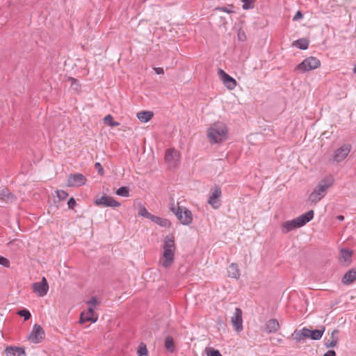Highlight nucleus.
<instances>
[{"label": "nucleus", "mask_w": 356, "mask_h": 356, "mask_svg": "<svg viewBox=\"0 0 356 356\" xmlns=\"http://www.w3.org/2000/svg\"><path fill=\"white\" fill-rule=\"evenodd\" d=\"M163 248V252L159 264L167 268L172 265L175 259V244L173 234H168L164 238Z\"/></svg>", "instance_id": "1"}, {"label": "nucleus", "mask_w": 356, "mask_h": 356, "mask_svg": "<svg viewBox=\"0 0 356 356\" xmlns=\"http://www.w3.org/2000/svg\"><path fill=\"white\" fill-rule=\"evenodd\" d=\"M314 212L309 210L307 212L291 220L284 222L282 225V232L285 234L299 227H301L312 220L314 218Z\"/></svg>", "instance_id": "2"}, {"label": "nucleus", "mask_w": 356, "mask_h": 356, "mask_svg": "<svg viewBox=\"0 0 356 356\" xmlns=\"http://www.w3.org/2000/svg\"><path fill=\"white\" fill-rule=\"evenodd\" d=\"M334 183V178L329 175L322 179L313 192L310 194L309 199L312 202L316 203L320 201L326 194L327 189Z\"/></svg>", "instance_id": "3"}, {"label": "nucleus", "mask_w": 356, "mask_h": 356, "mask_svg": "<svg viewBox=\"0 0 356 356\" xmlns=\"http://www.w3.org/2000/svg\"><path fill=\"white\" fill-rule=\"evenodd\" d=\"M227 129L225 124L216 122L213 124L207 131V136L213 143L222 142L227 138Z\"/></svg>", "instance_id": "4"}, {"label": "nucleus", "mask_w": 356, "mask_h": 356, "mask_svg": "<svg viewBox=\"0 0 356 356\" xmlns=\"http://www.w3.org/2000/svg\"><path fill=\"white\" fill-rule=\"evenodd\" d=\"M321 66V61L316 57L310 56L303 60L296 67L295 70L302 73L315 70Z\"/></svg>", "instance_id": "5"}, {"label": "nucleus", "mask_w": 356, "mask_h": 356, "mask_svg": "<svg viewBox=\"0 0 356 356\" xmlns=\"http://www.w3.org/2000/svg\"><path fill=\"white\" fill-rule=\"evenodd\" d=\"M170 210L175 214L182 225H188L192 222L193 215L189 209L184 208L183 211L182 208L180 207L175 209L174 206H172Z\"/></svg>", "instance_id": "6"}, {"label": "nucleus", "mask_w": 356, "mask_h": 356, "mask_svg": "<svg viewBox=\"0 0 356 356\" xmlns=\"http://www.w3.org/2000/svg\"><path fill=\"white\" fill-rule=\"evenodd\" d=\"M44 338V331L42 327L38 324L33 327L31 332L29 334L28 339L34 343L41 342Z\"/></svg>", "instance_id": "7"}, {"label": "nucleus", "mask_w": 356, "mask_h": 356, "mask_svg": "<svg viewBox=\"0 0 356 356\" xmlns=\"http://www.w3.org/2000/svg\"><path fill=\"white\" fill-rule=\"evenodd\" d=\"M32 289L40 297L46 296L49 290V284L46 278L43 277L40 282H34L32 284Z\"/></svg>", "instance_id": "8"}, {"label": "nucleus", "mask_w": 356, "mask_h": 356, "mask_svg": "<svg viewBox=\"0 0 356 356\" xmlns=\"http://www.w3.org/2000/svg\"><path fill=\"white\" fill-rule=\"evenodd\" d=\"M351 150V145L350 144H344L339 148L334 151L333 159L334 161L339 163L344 160L348 155Z\"/></svg>", "instance_id": "9"}, {"label": "nucleus", "mask_w": 356, "mask_h": 356, "mask_svg": "<svg viewBox=\"0 0 356 356\" xmlns=\"http://www.w3.org/2000/svg\"><path fill=\"white\" fill-rule=\"evenodd\" d=\"M94 202L97 206H103L107 207H118L120 206V202L115 200L112 197L106 195H104L101 197L97 198Z\"/></svg>", "instance_id": "10"}, {"label": "nucleus", "mask_w": 356, "mask_h": 356, "mask_svg": "<svg viewBox=\"0 0 356 356\" xmlns=\"http://www.w3.org/2000/svg\"><path fill=\"white\" fill-rule=\"evenodd\" d=\"M211 194L209 195L208 203L213 208L218 209L220 204L219 202V198L222 195L221 189L218 186H216L215 188L211 190Z\"/></svg>", "instance_id": "11"}, {"label": "nucleus", "mask_w": 356, "mask_h": 356, "mask_svg": "<svg viewBox=\"0 0 356 356\" xmlns=\"http://www.w3.org/2000/svg\"><path fill=\"white\" fill-rule=\"evenodd\" d=\"M218 74L227 88L229 90H233L236 87V81L224 70L219 68L218 70Z\"/></svg>", "instance_id": "12"}, {"label": "nucleus", "mask_w": 356, "mask_h": 356, "mask_svg": "<svg viewBox=\"0 0 356 356\" xmlns=\"http://www.w3.org/2000/svg\"><path fill=\"white\" fill-rule=\"evenodd\" d=\"M242 314V310L240 308H236L234 314L231 318L232 324L238 332H241L243 329Z\"/></svg>", "instance_id": "13"}, {"label": "nucleus", "mask_w": 356, "mask_h": 356, "mask_svg": "<svg viewBox=\"0 0 356 356\" xmlns=\"http://www.w3.org/2000/svg\"><path fill=\"white\" fill-rule=\"evenodd\" d=\"M86 178L80 173L70 174L67 179L68 186H80L85 184Z\"/></svg>", "instance_id": "14"}, {"label": "nucleus", "mask_w": 356, "mask_h": 356, "mask_svg": "<svg viewBox=\"0 0 356 356\" xmlns=\"http://www.w3.org/2000/svg\"><path fill=\"white\" fill-rule=\"evenodd\" d=\"M95 310L92 307H89L87 312H82L80 315L79 323L83 324L86 322L95 323L97 321V317L94 316Z\"/></svg>", "instance_id": "15"}, {"label": "nucleus", "mask_w": 356, "mask_h": 356, "mask_svg": "<svg viewBox=\"0 0 356 356\" xmlns=\"http://www.w3.org/2000/svg\"><path fill=\"white\" fill-rule=\"evenodd\" d=\"M6 356H26L24 348L8 346L4 350Z\"/></svg>", "instance_id": "16"}, {"label": "nucleus", "mask_w": 356, "mask_h": 356, "mask_svg": "<svg viewBox=\"0 0 356 356\" xmlns=\"http://www.w3.org/2000/svg\"><path fill=\"white\" fill-rule=\"evenodd\" d=\"M307 334V328L303 327L301 330H295V331L291 334V337L297 342L301 343L304 342L307 338H308Z\"/></svg>", "instance_id": "17"}, {"label": "nucleus", "mask_w": 356, "mask_h": 356, "mask_svg": "<svg viewBox=\"0 0 356 356\" xmlns=\"http://www.w3.org/2000/svg\"><path fill=\"white\" fill-rule=\"evenodd\" d=\"M265 327L268 333L276 332L280 328V324L277 319L271 318L266 323Z\"/></svg>", "instance_id": "18"}, {"label": "nucleus", "mask_w": 356, "mask_h": 356, "mask_svg": "<svg viewBox=\"0 0 356 356\" xmlns=\"http://www.w3.org/2000/svg\"><path fill=\"white\" fill-rule=\"evenodd\" d=\"M0 198L6 202H12L16 200L15 195L12 194L6 187L0 189Z\"/></svg>", "instance_id": "19"}, {"label": "nucleus", "mask_w": 356, "mask_h": 356, "mask_svg": "<svg viewBox=\"0 0 356 356\" xmlns=\"http://www.w3.org/2000/svg\"><path fill=\"white\" fill-rule=\"evenodd\" d=\"M325 328L324 326H323L321 330L315 329L312 330L307 328V334L309 335L308 338H310L312 340H319L320 339H321L325 332Z\"/></svg>", "instance_id": "20"}, {"label": "nucleus", "mask_w": 356, "mask_h": 356, "mask_svg": "<svg viewBox=\"0 0 356 356\" xmlns=\"http://www.w3.org/2000/svg\"><path fill=\"white\" fill-rule=\"evenodd\" d=\"M356 280V270L350 269L348 270L342 278V282L344 284H350Z\"/></svg>", "instance_id": "21"}, {"label": "nucleus", "mask_w": 356, "mask_h": 356, "mask_svg": "<svg viewBox=\"0 0 356 356\" xmlns=\"http://www.w3.org/2000/svg\"><path fill=\"white\" fill-rule=\"evenodd\" d=\"M179 157V153L175 149H167L165 155V160L166 162H175Z\"/></svg>", "instance_id": "22"}, {"label": "nucleus", "mask_w": 356, "mask_h": 356, "mask_svg": "<svg viewBox=\"0 0 356 356\" xmlns=\"http://www.w3.org/2000/svg\"><path fill=\"white\" fill-rule=\"evenodd\" d=\"M241 273L238 266L236 263H232L229 265L228 269V276L232 278L238 279Z\"/></svg>", "instance_id": "23"}, {"label": "nucleus", "mask_w": 356, "mask_h": 356, "mask_svg": "<svg viewBox=\"0 0 356 356\" xmlns=\"http://www.w3.org/2000/svg\"><path fill=\"white\" fill-rule=\"evenodd\" d=\"M153 115V112L147 111H143L137 113V118L142 122H149L152 118Z\"/></svg>", "instance_id": "24"}, {"label": "nucleus", "mask_w": 356, "mask_h": 356, "mask_svg": "<svg viewBox=\"0 0 356 356\" xmlns=\"http://www.w3.org/2000/svg\"><path fill=\"white\" fill-rule=\"evenodd\" d=\"M151 220L162 227H170L171 226V222L168 219L160 218L154 215Z\"/></svg>", "instance_id": "25"}, {"label": "nucleus", "mask_w": 356, "mask_h": 356, "mask_svg": "<svg viewBox=\"0 0 356 356\" xmlns=\"http://www.w3.org/2000/svg\"><path fill=\"white\" fill-rule=\"evenodd\" d=\"M338 332V330H334L332 332L331 338H332V340H328L327 341H325L324 344L327 348H333L337 345L339 339L337 337H335V334H337Z\"/></svg>", "instance_id": "26"}, {"label": "nucleus", "mask_w": 356, "mask_h": 356, "mask_svg": "<svg viewBox=\"0 0 356 356\" xmlns=\"http://www.w3.org/2000/svg\"><path fill=\"white\" fill-rule=\"evenodd\" d=\"M165 348L170 353L175 351V341L172 336H167L165 339Z\"/></svg>", "instance_id": "27"}, {"label": "nucleus", "mask_w": 356, "mask_h": 356, "mask_svg": "<svg viewBox=\"0 0 356 356\" xmlns=\"http://www.w3.org/2000/svg\"><path fill=\"white\" fill-rule=\"evenodd\" d=\"M309 41L307 38H300L293 42V45L300 49H307L309 47Z\"/></svg>", "instance_id": "28"}, {"label": "nucleus", "mask_w": 356, "mask_h": 356, "mask_svg": "<svg viewBox=\"0 0 356 356\" xmlns=\"http://www.w3.org/2000/svg\"><path fill=\"white\" fill-rule=\"evenodd\" d=\"M138 215L151 220L154 215L149 213L143 205L139 207Z\"/></svg>", "instance_id": "29"}, {"label": "nucleus", "mask_w": 356, "mask_h": 356, "mask_svg": "<svg viewBox=\"0 0 356 356\" xmlns=\"http://www.w3.org/2000/svg\"><path fill=\"white\" fill-rule=\"evenodd\" d=\"M116 195L122 197L129 196V188L127 186L120 187L115 192Z\"/></svg>", "instance_id": "30"}, {"label": "nucleus", "mask_w": 356, "mask_h": 356, "mask_svg": "<svg viewBox=\"0 0 356 356\" xmlns=\"http://www.w3.org/2000/svg\"><path fill=\"white\" fill-rule=\"evenodd\" d=\"M104 121L105 124H106L112 127H118L120 125L119 122L113 120V118L111 115H107L106 116H105V118H104Z\"/></svg>", "instance_id": "31"}, {"label": "nucleus", "mask_w": 356, "mask_h": 356, "mask_svg": "<svg viewBox=\"0 0 356 356\" xmlns=\"http://www.w3.org/2000/svg\"><path fill=\"white\" fill-rule=\"evenodd\" d=\"M17 314L21 317H23L24 321H28L31 317L30 312L26 309L18 310L17 312Z\"/></svg>", "instance_id": "32"}, {"label": "nucleus", "mask_w": 356, "mask_h": 356, "mask_svg": "<svg viewBox=\"0 0 356 356\" xmlns=\"http://www.w3.org/2000/svg\"><path fill=\"white\" fill-rule=\"evenodd\" d=\"M256 0H241L243 5L242 8L243 10H250L254 8V3Z\"/></svg>", "instance_id": "33"}, {"label": "nucleus", "mask_w": 356, "mask_h": 356, "mask_svg": "<svg viewBox=\"0 0 356 356\" xmlns=\"http://www.w3.org/2000/svg\"><path fill=\"white\" fill-rule=\"evenodd\" d=\"M353 252L352 251L346 249L341 250V257L345 261H349L352 257Z\"/></svg>", "instance_id": "34"}, {"label": "nucleus", "mask_w": 356, "mask_h": 356, "mask_svg": "<svg viewBox=\"0 0 356 356\" xmlns=\"http://www.w3.org/2000/svg\"><path fill=\"white\" fill-rule=\"evenodd\" d=\"M147 349L143 343H141L140 346H138V348L137 350V353L138 356H145L147 355Z\"/></svg>", "instance_id": "35"}, {"label": "nucleus", "mask_w": 356, "mask_h": 356, "mask_svg": "<svg viewBox=\"0 0 356 356\" xmlns=\"http://www.w3.org/2000/svg\"><path fill=\"white\" fill-rule=\"evenodd\" d=\"M229 6L230 7V8H229L227 7H225V6L217 7V8H215V10L222 11V12H225V13H229V14L234 13V10H232L233 8H234V6L233 5H229Z\"/></svg>", "instance_id": "36"}, {"label": "nucleus", "mask_w": 356, "mask_h": 356, "mask_svg": "<svg viewBox=\"0 0 356 356\" xmlns=\"http://www.w3.org/2000/svg\"><path fill=\"white\" fill-rule=\"evenodd\" d=\"M57 197L59 200H65L67 196H68V193L63 191V190H59V191H57Z\"/></svg>", "instance_id": "37"}, {"label": "nucleus", "mask_w": 356, "mask_h": 356, "mask_svg": "<svg viewBox=\"0 0 356 356\" xmlns=\"http://www.w3.org/2000/svg\"><path fill=\"white\" fill-rule=\"evenodd\" d=\"M95 168L99 175H103L104 174V170L100 163L96 162L95 163Z\"/></svg>", "instance_id": "38"}, {"label": "nucleus", "mask_w": 356, "mask_h": 356, "mask_svg": "<svg viewBox=\"0 0 356 356\" xmlns=\"http://www.w3.org/2000/svg\"><path fill=\"white\" fill-rule=\"evenodd\" d=\"M0 265L8 268L10 266V261L7 258L0 255Z\"/></svg>", "instance_id": "39"}, {"label": "nucleus", "mask_w": 356, "mask_h": 356, "mask_svg": "<svg viewBox=\"0 0 356 356\" xmlns=\"http://www.w3.org/2000/svg\"><path fill=\"white\" fill-rule=\"evenodd\" d=\"M207 356H222L218 350L209 349L207 353Z\"/></svg>", "instance_id": "40"}, {"label": "nucleus", "mask_w": 356, "mask_h": 356, "mask_svg": "<svg viewBox=\"0 0 356 356\" xmlns=\"http://www.w3.org/2000/svg\"><path fill=\"white\" fill-rule=\"evenodd\" d=\"M76 200H74V197H72L68 200L67 205H68L69 209H73L74 208V207L76 206Z\"/></svg>", "instance_id": "41"}, {"label": "nucleus", "mask_w": 356, "mask_h": 356, "mask_svg": "<svg viewBox=\"0 0 356 356\" xmlns=\"http://www.w3.org/2000/svg\"><path fill=\"white\" fill-rule=\"evenodd\" d=\"M69 81L71 82V86L74 87V89H77V87L79 86L78 81L73 77H70Z\"/></svg>", "instance_id": "42"}, {"label": "nucleus", "mask_w": 356, "mask_h": 356, "mask_svg": "<svg viewBox=\"0 0 356 356\" xmlns=\"http://www.w3.org/2000/svg\"><path fill=\"white\" fill-rule=\"evenodd\" d=\"M302 17H303L302 13H301V11H300V10H298V11L296 13V14L293 16V21H297V20H298V19H300L302 18Z\"/></svg>", "instance_id": "43"}, {"label": "nucleus", "mask_w": 356, "mask_h": 356, "mask_svg": "<svg viewBox=\"0 0 356 356\" xmlns=\"http://www.w3.org/2000/svg\"><path fill=\"white\" fill-rule=\"evenodd\" d=\"M88 304L92 305H97L99 304V302L96 299L95 297H92L90 300L88 302Z\"/></svg>", "instance_id": "44"}, {"label": "nucleus", "mask_w": 356, "mask_h": 356, "mask_svg": "<svg viewBox=\"0 0 356 356\" xmlns=\"http://www.w3.org/2000/svg\"><path fill=\"white\" fill-rule=\"evenodd\" d=\"M154 70L157 74H163L164 73V70L162 67H154Z\"/></svg>", "instance_id": "45"}, {"label": "nucleus", "mask_w": 356, "mask_h": 356, "mask_svg": "<svg viewBox=\"0 0 356 356\" xmlns=\"http://www.w3.org/2000/svg\"><path fill=\"white\" fill-rule=\"evenodd\" d=\"M337 219L340 221H343L344 220V216L342 215H339L337 216Z\"/></svg>", "instance_id": "46"}, {"label": "nucleus", "mask_w": 356, "mask_h": 356, "mask_svg": "<svg viewBox=\"0 0 356 356\" xmlns=\"http://www.w3.org/2000/svg\"><path fill=\"white\" fill-rule=\"evenodd\" d=\"M353 72H354L355 73H356V65H355V67H354Z\"/></svg>", "instance_id": "47"}]
</instances>
